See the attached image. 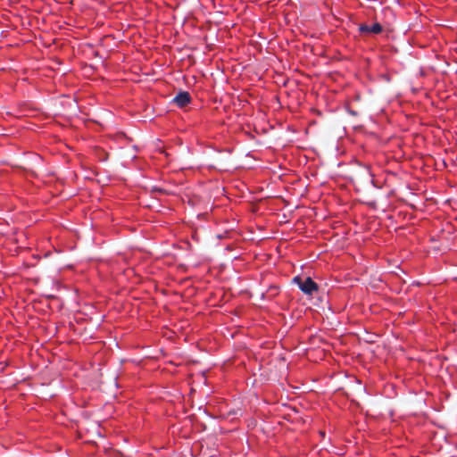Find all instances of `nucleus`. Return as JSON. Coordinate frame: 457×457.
<instances>
[{"label":"nucleus","mask_w":457,"mask_h":457,"mask_svg":"<svg viewBox=\"0 0 457 457\" xmlns=\"http://www.w3.org/2000/svg\"><path fill=\"white\" fill-rule=\"evenodd\" d=\"M126 139H127L126 135H125V134H123V133H119V134L115 135V136L112 138V140H113V141H119V142L124 141V140H126Z\"/></svg>","instance_id":"4"},{"label":"nucleus","mask_w":457,"mask_h":457,"mask_svg":"<svg viewBox=\"0 0 457 457\" xmlns=\"http://www.w3.org/2000/svg\"><path fill=\"white\" fill-rule=\"evenodd\" d=\"M348 112L351 114V115H353V116H356L357 115V112L353 110H351V109H348Z\"/></svg>","instance_id":"5"},{"label":"nucleus","mask_w":457,"mask_h":457,"mask_svg":"<svg viewBox=\"0 0 457 457\" xmlns=\"http://www.w3.org/2000/svg\"><path fill=\"white\" fill-rule=\"evenodd\" d=\"M382 30L383 28L378 22H376L371 26L364 23L359 26V31L361 34H379Z\"/></svg>","instance_id":"3"},{"label":"nucleus","mask_w":457,"mask_h":457,"mask_svg":"<svg viewBox=\"0 0 457 457\" xmlns=\"http://www.w3.org/2000/svg\"><path fill=\"white\" fill-rule=\"evenodd\" d=\"M293 282L295 283L301 291L308 295H312L314 292H317L319 287L310 277L303 280L299 276L293 278Z\"/></svg>","instance_id":"1"},{"label":"nucleus","mask_w":457,"mask_h":457,"mask_svg":"<svg viewBox=\"0 0 457 457\" xmlns=\"http://www.w3.org/2000/svg\"><path fill=\"white\" fill-rule=\"evenodd\" d=\"M191 101L192 97L187 91H180L173 98L172 103L175 104L178 107L183 108L189 104Z\"/></svg>","instance_id":"2"},{"label":"nucleus","mask_w":457,"mask_h":457,"mask_svg":"<svg viewBox=\"0 0 457 457\" xmlns=\"http://www.w3.org/2000/svg\"><path fill=\"white\" fill-rule=\"evenodd\" d=\"M134 148H135L136 151H139V148H138V146L137 145H134Z\"/></svg>","instance_id":"6"}]
</instances>
